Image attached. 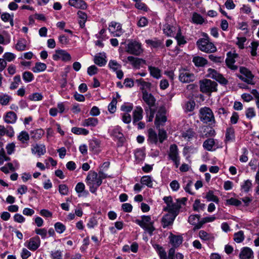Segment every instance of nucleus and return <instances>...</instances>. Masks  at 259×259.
<instances>
[{"mask_svg":"<svg viewBox=\"0 0 259 259\" xmlns=\"http://www.w3.org/2000/svg\"><path fill=\"white\" fill-rule=\"evenodd\" d=\"M245 115L248 119H251L254 117L256 115L254 109L253 107L247 108L245 111Z\"/></svg>","mask_w":259,"mask_h":259,"instance_id":"obj_58","label":"nucleus"},{"mask_svg":"<svg viewBox=\"0 0 259 259\" xmlns=\"http://www.w3.org/2000/svg\"><path fill=\"white\" fill-rule=\"evenodd\" d=\"M142 99L148 106V107L146 109H150L154 107L156 100L151 94L149 93L147 91H143Z\"/></svg>","mask_w":259,"mask_h":259,"instance_id":"obj_17","label":"nucleus"},{"mask_svg":"<svg viewBox=\"0 0 259 259\" xmlns=\"http://www.w3.org/2000/svg\"><path fill=\"white\" fill-rule=\"evenodd\" d=\"M208 72L209 77L215 79L221 83L225 84L227 83V80L214 69L209 68Z\"/></svg>","mask_w":259,"mask_h":259,"instance_id":"obj_18","label":"nucleus"},{"mask_svg":"<svg viewBox=\"0 0 259 259\" xmlns=\"http://www.w3.org/2000/svg\"><path fill=\"white\" fill-rule=\"evenodd\" d=\"M40 245V240L38 236L31 238L24 243V245L31 251L36 250Z\"/></svg>","mask_w":259,"mask_h":259,"instance_id":"obj_13","label":"nucleus"},{"mask_svg":"<svg viewBox=\"0 0 259 259\" xmlns=\"http://www.w3.org/2000/svg\"><path fill=\"white\" fill-rule=\"evenodd\" d=\"M141 183L143 185H146L148 187H152L153 183L152 178L149 176H143L141 180Z\"/></svg>","mask_w":259,"mask_h":259,"instance_id":"obj_45","label":"nucleus"},{"mask_svg":"<svg viewBox=\"0 0 259 259\" xmlns=\"http://www.w3.org/2000/svg\"><path fill=\"white\" fill-rule=\"evenodd\" d=\"M199 237L203 240H210L213 239L214 237L210 234L207 233L206 232L201 230L199 232Z\"/></svg>","mask_w":259,"mask_h":259,"instance_id":"obj_48","label":"nucleus"},{"mask_svg":"<svg viewBox=\"0 0 259 259\" xmlns=\"http://www.w3.org/2000/svg\"><path fill=\"white\" fill-rule=\"evenodd\" d=\"M193 62L195 66L198 67H202L207 63L206 59L202 57L196 56L193 58Z\"/></svg>","mask_w":259,"mask_h":259,"instance_id":"obj_36","label":"nucleus"},{"mask_svg":"<svg viewBox=\"0 0 259 259\" xmlns=\"http://www.w3.org/2000/svg\"><path fill=\"white\" fill-rule=\"evenodd\" d=\"M193 22L197 24H202L204 21V18L199 14L194 13L192 16Z\"/></svg>","mask_w":259,"mask_h":259,"instance_id":"obj_46","label":"nucleus"},{"mask_svg":"<svg viewBox=\"0 0 259 259\" xmlns=\"http://www.w3.org/2000/svg\"><path fill=\"white\" fill-rule=\"evenodd\" d=\"M203 38L199 39L196 42V45L199 50L207 53L216 52L217 50V47L210 41L207 35L205 33L203 34Z\"/></svg>","mask_w":259,"mask_h":259,"instance_id":"obj_2","label":"nucleus"},{"mask_svg":"<svg viewBox=\"0 0 259 259\" xmlns=\"http://www.w3.org/2000/svg\"><path fill=\"white\" fill-rule=\"evenodd\" d=\"M181 138L187 141H190L197 137V134L188 124H184L181 130Z\"/></svg>","mask_w":259,"mask_h":259,"instance_id":"obj_6","label":"nucleus"},{"mask_svg":"<svg viewBox=\"0 0 259 259\" xmlns=\"http://www.w3.org/2000/svg\"><path fill=\"white\" fill-rule=\"evenodd\" d=\"M197 149L193 146H185L183 150V154L186 157L187 159H188L191 154L196 152Z\"/></svg>","mask_w":259,"mask_h":259,"instance_id":"obj_34","label":"nucleus"},{"mask_svg":"<svg viewBox=\"0 0 259 259\" xmlns=\"http://www.w3.org/2000/svg\"><path fill=\"white\" fill-rule=\"evenodd\" d=\"M135 222L150 235H152L155 228L153 226L154 222L150 215H143L141 219L136 220Z\"/></svg>","mask_w":259,"mask_h":259,"instance_id":"obj_5","label":"nucleus"},{"mask_svg":"<svg viewBox=\"0 0 259 259\" xmlns=\"http://www.w3.org/2000/svg\"><path fill=\"white\" fill-rule=\"evenodd\" d=\"M164 202L166 203V206L164 208L165 211L168 212H176L178 206L172 201V199L170 196H165L163 198Z\"/></svg>","mask_w":259,"mask_h":259,"instance_id":"obj_16","label":"nucleus"},{"mask_svg":"<svg viewBox=\"0 0 259 259\" xmlns=\"http://www.w3.org/2000/svg\"><path fill=\"white\" fill-rule=\"evenodd\" d=\"M215 219L216 218L214 215L203 218L201 220V223L199 224L198 228H201L204 224L209 222H212L214 221Z\"/></svg>","mask_w":259,"mask_h":259,"instance_id":"obj_59","label":"nucleus"},{"mask_svg":"<svg viewBox=\"0 0 259 259\" xmlns=\"http://www.w3.org/2000/svg\"><path fill=\"white\" fill-rule=\"evenodd\" d=\"M108 30L113 36L119 37L124 32L121 25L115 21H112L109 23Z\"/></svg>","mask_w":259,"mask_h":259,"instance_id":"obj_10","label":"nucleus"},{"mask_svg":"<svg viewBox=\"0 0 259 259\" xmlns=\"http://www.w3.org/2000/svg\"><path fill=\"white\" fill-rule=\"evenodd\" d=\"M108 132L111 136L116 139H121L123 136L120 128L118 126L110 127Z\"/></svg>","mask_w":259,"mask_h":259,"instance_id":"obj_33","label":"nucleus"},{"mask_svg":"<svg viewBox=\"0 0 259 259\" xmlns=\"http://www.w3.org/2000/svg\"><path fill=\"white\" fill-rule=\"evenodd\" d=\"M43 96L41 94L38 93H33L29 96V99L32 101H38L42 99Z\"/></svg>","mask_w":259,"mask_h":259,"instance_id":"obj_61","label":"nucleus"},{"mask_svg":"<svg viewBox=\"0 0 259 259\" xmlns=\"http://www.w3.org/2000/svg\"><path fill=\"white\" fill-rule=\"evenodd\" d=\"M54 227L56 231L59 234L63 233L66 230L65 226L60 222L55 223Z\"/></svg>","mask_w":259,"mask_h":259,"instance_id":"obj_52","label":"nucleus"},{"mask_svg":"<svg viewBox=\"0 0 259 259\" xmlns=\"http://www.w3.org/2000/svg\"><path fill=\"white\" fill-rule=\"evenodd\" d=\"M253 252L251 249L248 247H243L239 254L240 259H250L253 256Z\"/></svg>","mask_w":259,"mask_h":259,"instance_id":"obj_27","label":"nucleus"},{"mask_svg":"<svg viewBox=\"0 0 259 259\" xmlns=\"http://www.w3.org/2000/svg\"><path fill=\"white\" fill-rule=\"evenodd\" d=\"M234 139V130L232 128H229L226 131V140L228 141H232Z\"/></svg>","mask_w":259,"mask_h":259,"instance_id":"obj_53","label":"nucleus"},{"mask_svg":"<svg viewBox=\"0 0 259 259\" xmlns=\"http://www.w3.org/2000/svg\"><path fill=\"white\" fill-rule=\"evenodd\" d=\"M153 246L158 254L160 259H167L166 252L164 249L158 244H153Z\"/></svg>","mask_w":259,"mask_h":259,"instance_id":"obj_32","label":"nucleus"},{"mask_svg":"<svg viewBox=\"0 0 259 259\" xmlns=\"http://www.w3.org/2000/svg\"><path fill=\"white\" fill-rule=\"evenodd\" d=\"M215 141L213 139H208L205 140L203 144V148L207 151H212L213 147L214 146Z\"/></svg>","mask_w":259,"mask_h":259,"instance_id":"obj_38","label":"nucleus"},{"mask_svg":"<svg viewBox=\"0 0 259 259\" xmlns=\"http://www.w3.org/2000/svg\"><path fill=\"white\" fill-rule=\"evenodd\" d=\"M136 82L140 87V90L142 91V94H143V91H147L146 90L147 89H150L151 88V83L144 81L142 78L136 79Z\"/></svg>","mask_w":259,"mask_h":259,"instance_id":"obj_30","label":"nucleus"},{"mask_svg":"<svg viewBox=\"0 0 259 259\" xmlns=\"http://www.w3.org/2000/svg\"><path fill=\"white\" fill-rule=\"evenodd\" d=\"M205 198L209 201H213L214 202L218 203L219 202V199L213 194V193L211 191H209L206 194Z\"/></svg>","mask_w":259,"mask_h":259,"instance_id":"obj_56","label":"nucleus"},{"mask_svg":"<svg viewBox=\"0 0 259 259\" xmlns=\"http://www.w3.org/2000/svg\"><path fill=\"white\" fill-rule=\"evenodd\" d=\"M169 243L173 247H177L178 244V237L170 234L168 237Z\"/></svg>","mask_w":259,"mask_h":259,"instance_id":"obj_54","label":"nucleus"},{"mask_svg":"<svg viewBox=\"0 0 259 259\" xmlns=\"http://www.w3.org/2000/svg\"><path fill=\"white\" fill-rule=\"evenodd\" d=\"M71 132L76 135H87L89 133V131L87 129L77 127H72Z\"/></svg>","mask_w":259,"mask_h":259,"instance_id":"obj_42","label":"nucleus"},{"mask_svg":"<svg viewBox=\"0 0 259 259\" xmlns=\"http://www.w3.org/2000/svg\"><path fill=\"white\" fill-rule=\"evenodd\" d=\"M22 78L25 82H29L34 79L33 74L29 71H25L22 75Z\"/></svg>","mask_w":259,"mask_h":259,"instance_id":"obj_51","label":"nucleus"},{"mask_svg":"<svg viewBox=\"0 0 259 259\" xmlns=\"http://www.w3.org/2000/svg\"><path fill=\"white\" fill-rule=\"evenodd\" d=\"M106 32L105 29H102L98 33L96 34V38L103 41L106 40L108 37L106 34Z\"/></svg>","mask_w":259,"mask_h":259,"instance_id":"obj_55","label":"nucleus"},{"mask_svg":"<svg viewBox=\"0 0 259 259\" xmlns=\"http://www.w3.org/2000/svg\"><path fill=\"white\" fill-rule=\"evenodd\" d=\"M177 214L174 212H168L164 215L162 219V225L163 228H166L170 225L174 221Z\"/></svg>","mask_w":259,"mask_h":259,"instance_id":"obj_20","label":"nucleus"},{"mask_svg":"<svg viewBox=\"0 0 259 259\" xmlns=\"http://www.w3.org/2000/svg\"><path fill=\"white\" fill-rule=\"evenodd\" d=\"M195 106V103L194 101H189L185 104V109L187 111H192L194 109Z\"/></svg>","mask_w":259,"mask_h":259,"instance_id":"obj_63","label":"nucleus"},{"mask_svg":"<svg viewBox=\"0 0 259 259\" xmlns=\"http://www.w3.org/2000/svg\"><path fill=\"white\" fill-rule=\"evenodd\" d=\"M17 119V115L12 111L8 112L4 116V120L5 122L9 124L15 123L16 122Z\"/></svg>","mask_w":259,"mask_h":259,"instance_id":"obj_23","label":"nucleus"},{"mask_svg":"<svg viewBox=\"0 0 259 259\" xmlns=\"http://www.w3.org/2000/svg\"><path fill=\"white\" fill-rule=\"evenodd\" d=\"M126 51L129 54L139 56L143 52V49L140 42L130 40L126 47Z\"/></svg>","mask_w":259,"mask_h":259,"instance_id":"obj_7","label":"nucleus"},{"mask_svg":"<svg viewBox=\"0 0 259 259\" xmlns=\"http://www.w3.org/2000/svg\"><path fill=\"white\" fill-rule=\"evenodd\" d=\"M166 121V117L165 110L163 108H160L156 115L155 124L156 127L159 128L160 126L163 125Z\"/></svg>","mask_w":259,"mask_h":259,"instance_id":"obj_15","label":"nucleus"},{"mask_svg":"<svg viewBox=\"0 0 259 259\" xmlns=\"http://www.w3.org/2000/svg\"><path fill=\"white\" fill-rule=\"evenodd\" d=\"M26 41L24 39H19L16 45L15 48L19 51H22L26 49Z\"/></svg>","mask_w":259,"mask_h":259,"instance_id":"obj_43","label":"nucleus"},{"mask_svg":"<svg viewBox=\"0 0 259 259\" xmlns=\"http://www.w3.org/2000/svg\"><path fill=\"white\" fill-rule=\"evenodd\" d=\"M238 55L236 53L229 52L227 54V58L226 59V63L227 66L232 70H236L238 68L237 65H234L235 59L238 57Z\"/></svg>","mask_w":259,"mask_h":259,"instance_id":"obj_14","label":"nucleus"},{"mask_svg":"<svg viewBox=\"0 0 259 259\" xmlns=\"http://www.w3.org/2000/svg\"><path fill=\"white\" fill-rule=\"evenodd\" d=\"M108 67L113 71L115 72L121 69V66L116 61L111 60L109 62Z\"/></svg>","mask_w":259,"mask_h":259,"instance_id":"obj_41","label":"nucleus"},{"mask_svg":"<svg viewBox=\"0 0 259 259\" xmlns=\"http://www.w3.org/2000/svg\"><path fill=\"white\" fill-rule=\"evenodd\" d=\"M148 69L151 76L156 79H159L161 76V70L157 67L149 66Z\"/></svg>","mask_w":259,"mask_h":259,"instance_id":"obj_35","label":"nucleus"},{"mask_svg":"<svg viewBox=\"0 0 259 259\" xmlns=\"http://www.w3.org/2000/svg\"><path fill=\"white\" fill-rule=\"evenodd\" d=\"M116 104L117 100L114 98L108 105V110L110 113H113L116 111Z\"/></svg>","mask_w":259,"mask_h":259,"instance_id":"obj_60","label":"nucleus"},{"mask_svg":"<svg viewBox=\"0 0 259 259\" xmlns=\"http://www.w3.org/2000/svg\"><path fill=\"white\" fill-rule=\"evenodd\" d=\"M47 68V65L45 63L41 62H36L34 67L32 68V71L34 73H39L45 71Z\"/></svg>","mask_w":259,"mask_h":259,"instance_id":"obj_37","label":"nucleus"},{"mask_svg":"<svg viewBox=\"0 0 259 259\" xmlns=\"http://www.w3.org/2000/svg\"><path fill=\"white\" fill-rule=\"evenodd\" d=\"M135 158L138 162L143 160L145 157V154L143 150L141 149H137L135 153Z\"/></svg>","mask_w":259,"mask_h":259,"instance_id":"obj_50","label":"nucleus"},{"mask_svg":"<svg viewBox=\"0 0 259 259\" xmlns=\"http://www.w3.org/2000/svg\"><path fill=\"white\" fill-rule=\"evenodd\" d=\"M32 154H36L38 156L44 155L46 152L45 146L43 144L38 145L36 144L32 146L31 148Z\"/></svg>","mask_w":259,"mask_h":259,"instance_id":"obj_22","label":"nucleus"},{"mask_svg":"<svg viewBox=\"0 0 259 259\" xmlns=\"http://www.w3.org/2000/svg\"><path fill=\"white\" fill-rule=\"evenodd\" d=\"M199 118L203 123H208L209 125L215 124L214 115L210 108L207 107H202L199 109Z\"/></svg>","mask_w":259,"mask_h":259,"instance_id":"obj_4","label":"nucleus"},{"mask_svg":"<svg viewBox=\"0 0 259 259\" xmlns=\"http://www.w3.org/2000/svg\"><path fill=\"white\" fill-rule=\"evenodd\" d=\"M90 149L94 153H99L101 151V142L96 139H93L90 143Z\"/></svg>","mask_w":259,"mask_h":259,"instance_id":"obj_24","label":"nucleus"},{"mask_svg":"<svg viewBox=\"0 0 259 259\" xmlns=\"http://www.w3.org/2000/svg\"><path fill=\"white\" fill-rule=\"evenodd\" d=\"M244 239V233L242 231H239L234 235V240L237 243H241Z\"/></svg>","mask_w":259,"mask_h":259,"instance_id":"obj_49","label":"nucleus"},{"mask_svg":"<svg viewBox=\"0 0 259 259\" xmlns=\"http://www.w3.org/2000/svg\"><path fill=\"white\" fill-rule=\"evenodd\" d=\"M195 76L193 74L186 70H183L179 74V80L183 83H189L194 81Z\"/></svg>","mask_w":259,"mask_h":259,"instance_id":"obj_19","label":"nucleus"},{"mask_svg":"<svg viewBox=\"0 0 259 259\" xmlns=\"http://www.w3.org/2000/svg\"><path fill=\"white\" fill-rule=\"evenodd\" d=\"M106 58V56L105 53H100L94 57V63L100 67L104 66L107 62Z\"/></svg>","mask_w":259,"mask_h":259,"instance_id":"obj_26","label":"nucleus"},{"mask_svg":"<svg viewBox=\"0 0 259 259\" xmlns=\"http://www.w3.org/2000/svg\"><path fill=\"white\" fill-rule=\"evenodd\" d=\"M175 28L173 26L166 24L163 28V33L167 36H172L174 35V31Z\"/></svg>","mask_w":259,"mask_h":259,"instance_id":"obj_47","label":"nucleus"},{"mask_svg":"<svg viewBox=\"0 0 259 259\" xmlns=\"http://www.w3.org/2000/svg\"><path fill=\"white\" fill-rule=\"evenodd\" d=\"M217 83L209 79H205L200 81V91L204 93L217 91Z\"/></svg>","mask_w":259,"mask_h":259,"instance_id":"obj_9","label":"nucleus"},{"mask_svg":"<svg viewBox=\"0 0 259 259\" xmlns=\"http://www.w3.org/2000/svg\"><path fill=\"white\" fill-rule=\"evenodd\" d=\"M53 59L55 61L62 60L64 62H68L71 60V55L65 50H57L55 51L53 55Z\"/></svg>","mask_w":259,"mask_h":259,"instance_id":"obj_11","label":"nucleus"},{"mask_svg":"<svg viewBox=\"0 0 259 259\" xmlns=\"http://www.w3.org/2000/svg\"><path fill=\"white\" fill-rule=\"evenodd\" d=\"M52 259H62V254L60 250L52 251L51 253Z\"/></svg>","mask_w":259,"mask_h":259,"instance_id":"obj_64","label":"nucleus"},{"mask_svg":"<svg viewBox=\"0 0 259 259\" xmlns=\"http://www.w3.org/2000/svg\"><path fill=\"white\" fill-rule=\"evenodd\" d=\"M200 217L199 214H192L188 218L189 223L194 226V230H195L200 228H198L199 224L201 223V220L199 221Z\"/></svg>","mask_w":259,"mask_h":259,"instance_id":"obj_21","label":"nucleus"},{"mask_svg":"<svg viewBox=\"0 0 259 259\" xmlns=\"http://www.w3.org/2000/svg\"><path fill=\"white\" fill-rule=\"evenodd\" d=\"M239 70L241 74L238 75L237 76L241 80L246 82L248 84H254V82L253 81L254 75L249 69L244 67H240Z\"/></svg>","mask_w":259,"mask_h":259,"instance_id":"obj_8","label":"nucleus"},{"mask_svg":"<svg viewBox=\"0 0 259 259\" xmlns=\"http://www.w3.org/2000/svg\"><path fill=\"white\" fill-rule=\"evenodd\" d=\"M16 58V55L10 52H6L3 55V59H4L6 62H11L13 61Z\"/></svg>","mask_w":259,"mask_h":259,"instance_id":"obj_57","label":"nucleus"},{"mask_svg":"<svg viewBox=\"0 0 259 259\" xmlns=\"http://www.w3.org/2000/svg\"><path fill=\"white\" fill-rule=\"evenodd\" d=\"M166 138V132L163 129H159L158 136L152 128H150L148 131V141L151 144L162 143Z\"/></svg>","mask_w":259,"mask_h":259,"instance_id":"obj_3","label":"nucleus"},{"mask_svg":"<svg viewBox=\"0 0 259 259\" xmlns=\"http://www.w3.org/2000/svg\"><path fill=\"white\" fill-rule=\"evenodd\" d=\"M177 146L176 145L174 144L170 146L169 152V157L171 160L173 161L176 165V167H178V164L177 162Z\"/></svg>","mask_w":259,"mask_h":259,"instance_id":"obj_25","label":"nucleus"},{"mask_svg":"<svg viewBox=\"0 0 259 259\" xmlns=\"http://www.w3.org/2000/svg\"><path fill=\"white\" fill-rule=\"evenodd\" d=\"M69 4L77 9L84 10L87 8L86 3L83 0H69Z\"/></svg>","mask_w":259,"mask_h":259,"instance_id":"obj_29","label":"nucleus"},{"mask_svg":"<svg viewBox=\"0 0 259 259\" xmlns=\"http://www.w3.org/2000/svg\"><path fill=\"white\" fill-rule=\"evenodd\" d=\"M18 139L22 143H26L29 140V134L26 131H22L18 135Z\"/></svg>","mask_w":259,"mask_h":259,"instance_id":"obj_40","label":"nucleus"},{"mask_svg":"<svg viewBox=\"0 0 259 259\" xmlns=\"http://www.w3.org/2000/svg\"><path fill=\"white\" fill-rule=\"evenodd\" d=\"M107 177V175L102 171H100L97 174L95 171H90L85 179V182L89 187L90 192L95 193L102 184V180Z\"/></svg>","mask_w":259,"mask_h":259,"instance_id":"obj_1","label":"nucleus"},{"mask_svg":"<svg viewBox=\"0 0 259 259\" xmlns=\"http://www.w3.org/2000/svg\"><path fill=\"white\" fill-rule=\"evenodd\" d=\"M143 110L141 107L137 106L133 112V123L139 121L143 118Z\"/></svg>","mask_w":259,"mask_h":259,"instance_id":"obj_28","label":"nucleus"},{"mask_svg":"<svg viewBox=\"0 0 259 259\" xmlns=\"http://www.w3.org/2000/svg\"><path fill=\"white\" fill-rule=\"evenodd\" d=\"M99 123L98 119L94 117H89L83 120L81 125L83 126L95 127Z\"/></svg>","mask_w":259,"mask_h":259,"instance_id":"obj_31","label":"nucleus"},{"mask_svg":"<svg viewBox=\"0 0 259 259\" xmlns=\"http://www.w3.org/2000/svg\"><path fill=\"white\" fill-rule=\"evenodd\" d=\"M193 209L196 211L203 210L205 208V204L200 202V200L196 199L193 205Z\"/></svg>","mask_w":259,"mask_h":259,"instance_id":"obj_44","label":"nucleus"},{"mask_svg":"<svg viewBox=\"0 0 259 259\" xmlns=\"http://www.w3.org/2000/svg\"><path fill=\"white\" fill-rule=\"evenodd\" d=\"M122 61L125 63L130 62L134 68L137 69H139L146 64V61L144 60L131 56L123 59Z\"/></svg>","mask_w":259,"mask_h":259,"instance_id":"obj_12","label":"nucleus"},{"mask_svg":"<svg viewBox=\"0 0 259 259\" xmlns=\"http://www.w3.org/2000/svg\"><path fill=\"white\" fill-rule=\"evenodd\" d=\"M226 203L228 205H234L236 206H239L241 204V201L234 198L227 199L226 200Z\"/></svg>","mask_w":259,"mask_h":259,"instance_id":"obj_62","label":"nucleus"},{"mask_svg":"<svg viewBox=\"0 0 259 259\" xmlns=\"http://www.w3.org/2000/svg\"><path fill=\"white\" fill-rule=\"evenodd\" d=\"M11 99L12 97L6 94L0 93V104L2 105H7Z\"/></svg>","mask_w":259,"mask_h":259,"instance_id":"obj_39","label":"nucleus"}]
</instances>
